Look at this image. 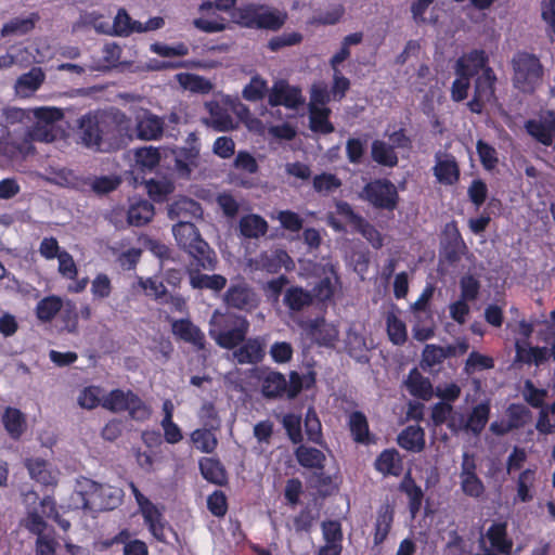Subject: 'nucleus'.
<instances>
[{
    "mask_svg": "<svg viewBox=\"0 0 555 555\" xmlns=\"http://www.w3.org/2000/svg\"><path fill=\"white\" fill-rule=\"evenodd\" d=\"M249 327L246 317L216 310L209 321L208 333L219 347L233 350V358L238 364L256 365L266 357V340L260 336L247 338Z\"/></svg>",
    "mask_w": 555,
    "mask_h": 555,
    "instance_id": "obj_1",
    "label": "nucleus"
},
{
    "mask_svg": "<svg viewBox=\"0 0 555 555\" xmlns=\"http://www.w3.org/2000/svg\"><path fill=\"white\" fill-rule=\"evenodd\" d=\"M79 130L83 145L98 152L118 151L133 140L132 120L119 108L81 116Z\"/></svg>",
    "mask_w": 555,
    "mask_h": 555,
    "instance_id": "obj_2",
    "label": "nucleus"
},
{
    "mask_svg": "<svg viewBox=\"0 0 555 555\" xmlns=\"http://www.w3.org/2000/svg\"><path fill=\"white\" fill-rule=\"evenodd\" d=\"M233 21L249 29L280 30L287 21V13L264 3L248 2L232 13Z\"/></svg>",
    "mask_w": 555,
    "mask_h": 555,
    "instance_id": "obj_3",
    "label": "nucleus"
},
{
    "mask_svg": "<svg viewBox=\"0 0 555 555\" xmlns=\"http://www.w3.org/2000/svg\"><path fill=\"white\" fill-rule=\"evenodd\" d=\"M513 85L524 93H533L541 85L543 66L540 59L525 51H518L512 59Z\"/></svg>",
    "mask_w": 555,
    "mask_h": 555,
    "instance_id": "obj_4",
    "label": "nucleus"
},
{
    "mask_svg": "<svg viewBox=\"0 0 555 555\" xmlns=\"http://www.w3.org/2000/svg\"><path fill=\"white\" fill-rule=\"evenodd\" d=\"M359 198L366 202L373 209L393 212L400 203L397 186L388 178H375L364 184Z\"/></svg>",
    "mask_w": 555,
    "mask_h": 555,
    "instance_id": "obj_5",
    "label": "nucleus"
},
{
    "mask_svg": "<svg viewBox=\"0 0 555 555\" xmlns=\"http://www.w3.org/2000/svg\"><path fill=\"white\" fill-rule=\"evenodd\" d=\"M223 302L228 308L251 312L259 306V297L244 278L237 276L223 294Z\"/></svg>",
    "mask_w": 555,
    "mask_h": 555,
    "instance_id": "obj_6",
    "label": "nucleus"
},
{
    "mask_svg": "<svg viewBox=\"0 0 555 555\" xmlns=\"http://www.w3.org/2000/svg\"><path fill=\"white\" fill-rule=\"evenodd\" d=\"M496 75L491 67L485 68L474 80V94L467 102L468 109L474 114H481L486 104L495 100Z\"/></svg>",
    "mask_w": 555,
    "mask_h": 555,
    "instance_id": "obj_7",
    "label": "nucleus"
},
{
    "mask_svg": "<svg viewBox=\"0 0 555 555\" xmlns=\"http://www.w3.org/2000/svg\"><path fill=\"white\" fill-rule=\"evenodd\" d=\"M55 139L54 134L41 129L25 131L21 140H7L1 143L0 150L3 155L10 159H24L28 155L35 153L34 140L52 142Z\"/></svg>",
    "mask_w": 555,
    "mask_h": 555,
    "instance_id": "obj_8",
    "label": "nucleus"
},
{
    "mask_svg": "<svg viewBox=\"0 0 555 555\" xmlns=\"http://www.w3.org/2000/svg\"><path fill=\"white\" fill-rule=\"evenodd\" d=\"M130 489L143 516L144 524L147 526L150 532L158 541H164L165 527L162 522L163 515L160 511L138 489L133 482H130Z\"/></svg>",
    "mask_w": 555,
    "mask_h": 555,
    "instance_id": "obj_9",
    "label": "nucleus"
},
{
    "mask_svg": "<svg viewBox=\"0 0 555 555\" xmlns=\"http://www.w3.org/2000/svg\"><path fill=\"white\" fill-rule=\"evenodd\" d=\"M443 236L441 254L444 260L453 266L460 262L463 255L467 251L466 243L462 237L455 220L446 224Z\"/></svg>",
    "mask_w": 555,
    "mask_h": 555,
    "instance_id": "obj_10",
    "label": "nucleus"
},
{
    "mask_svg": "<svg viewBox=\"0 0 555 555\" xmlns=\"http://www.w3.org/2000/svg\"><path fill=\"white\" fill-rule=\"evenodd\" d=\"M491 412V405L489 401L480 402L475 405L469 413L467 420L464 422L463 416H461L460 422L456 423L455 418L450 420L448 423V428L452 433H457L462 429L466 431H470L474 435H479L485 429Z\"/></svg>",
    "mask_w": 555,
    "mask_h": 555,
    "instance_id": "obj_11",
    "label": "nucleus"
},
{
    "mask_svg": "<svg viewBox=\"0 0 555 555\" xmlns=\"http://www.w3.org/2000/svg\"><path fill=\"white\" fill-rule=\"evenodd\" d=\"M165 121L162 117L143 109L135 117V126L133 127V137L143 141L158 140L163 137Z\"/></svg>",
    "mask_w": 555,
    "mask_h": 555,
    "instance_id": "obj_12",
    "label": "nucleus"
},
{
    "mask_svg": "<svg viewBox=\"0 0 555 555\" xmlns=\"http://www.w3.org/2000/svg\"><path fill=\"white\" fill-rule=\"evenodd\" d=\"M175 155L178 170L190 176L192 168L197 166L199 157L198 138L194 132L188 135L185 145L177 149Z\"/></svg>",
    "mask_w": 555,
    "mask_h": 555,
    "instance_id": "obj_13",
    "label": "nucleus"
},
{
    "mask_svg": "<svg viewBox=\"0 0 555 555\" xmlns=\"http://www.w3.org/2000/svg\"><path fill=\"white\" fill-rule=\"evenodd\" d=\"M186 253L192 258L189 267H192L193 269H196L198 271L216 270L218 264L217 255L204 238L197 242Z\"/></svg>",
    "mask_w": 555,
    "mask_h": 555,
    "instance_id": "obj_14",
    "label": "nucleus"
},
{
    "mask_svg": "<svg viewBox=\"0 0 555 555\" xmlns=\"http://www.w3.org/2000/svg\"><path fill=\"white\" fill-rule=\"evenodd\" d=\"M175 336L185 343L192 344L197 350H204L206 338L202 330L189 319L175 320L171 324Z\"/></svg>",
    "mask_w": 555,
    "mask_h": 555,
    "instance_id": "obj_15",
    "label": "nucleus"
},
{
    "mask_svg": "<svg viewBox=\"0 0 555 555\" xmlns=\"http://www.w3.org/2000/svg\"><path fill=\"white\" fill-rule=\"evenodd\" d=\"M433 171L437 181L444 185H453L460 180V167L455 157L451 154H446L442 159L440 153H437Z\"/></svg>",
    "mask_w": 555,
    "mask_h": 555,
    "instance_id": "obj_16",
    "label": "nucleus"
},
{
    "mask_svg": "<svg viewBox=\"0 0 555 555\" xmlns=\"http://www.w3.org/2000/svg\"><path fill=\"white\" fill-rule=\"evenodd\" d=\"M302 103L301 91L288 85H275L269 95L271 106L283 105L287 108H297Z\"/></svg>",
    "mask_w": 555,
    "mask_h": 555,
    "instance_id": "obj_17",
    "label": "nucleus"
},
{
    "mask_svg": "<svg viewBox=\"0 0 555 555\" xmlns=\"http://www.w3.org/2000/svg\"><path fill=\"white\" fill-rule=\"evenodd\" d=\"M486 538L490 546L499 554L509 555L513 548V540L507 534L505 521H494L487 530Z\"/></svg>",
    "mask_w": 555,
    "mask_h": 555,
    "instance_id": "obj_18",
    "label": "nucleus"
},
{
    "mask_svg": "<svg viewBox=\"0 0 555 555\" xmlns=\"http://www.w3.org/2000/svg\"><path fill=\"white\" fill-rule=\"evenodd\" d=\"M289 264L293 266V260L283 249H275L271 253L263 251L256 260V269L268 273H278L282 268L289 269Z\"/></svg>",
    "mask_w": 555,
    "mask_h": 555,
    "instance_id": "obj_19",
    "label": "nucleus"
},
{
    "mask_svg": "<svg viewBox=\"0 0 555 555\" xmlns=\"http://www.w3.org/2000/svg\"><path fill=\"white\" fill-rule=\"evenodd\" d=\"M172 233L178 246L185 253L203 240L198 229L190 220L178 221L172 227Z\"/></svg>",
    "mask_w": 555,
    "mask_h": 555,
    "instance_id": "obj_20",
    "label": "nucleus"
},
{
    "mask_svg": "<svg viewBox=\"0 0 555 555\" xmlns=\"http://www.w3.org/2000/svg\"><path fill=\"white\" fill-rule=\"evenodd\" d=\"M375 469L384 476L399 477L403 472V462L396 449H385L374 463Z\"/></svg>",
    "mask_w": 555,
    "mask_h": 555,
    "instance_id": "obj_21",
    "label": "nucleus"
},
{
    "mask_svg": "<svg viewBox=\"0 0 555 555\" xmlns=\"http://www.w3.org/2000/svg\"><path fill=\"white\" fill-rule=\"evenodd\" d=\"M489 56L485 50L474 49L463 56L459 57L455 62L454 68H460V64L466 74H470V78L477 77L479 73L485 72L488 65Z\"/></svg>",
    "mask_w": 555,
    "mask_h": 555,
    "instance_id": "obj_22",
    "label": "nucleus"
},
{
    "mask_svg": "<svg viewBox=\"0 0 555 555\" xmlns=\"http://www.w3.org/2000/svg\"><path fill=\"white\" fill-rule=\"evenodd\" d=\"M186 271L190 279V285L194 289L220 292L227 286V278L221 274H204L192 267H188Z\"/></svg>",
    "mask_w": 555,
    "mask_h": 555,
    "instance_id": "obj_23",
    "label": "nucleus"
},
{
    "mask_svg": "<svg viewBox=\"0 0 555 555\" xmlns=\"http://www.w3.org/2000/svg\"><path fill=\"white\" fill-rule=\"evenodd\" d=\"M550 116L551 119L544 122L535 119H529L525 124L527 132L545 146L552 145L555 133V114L550 112Z\"/></svg>",
    "mask_w": 555,
    "mask_h": 555,
    "instance_id": "obj_24",
    "label": "nucleus"
},
{
    "mask_svg": "<svg viewBox=\"0 0 555 555\" xmlns=\"http://www.w3.org/2000/svg\"><path fill=\"white\" fill-rule=\"evenodd\" d=\"M2 424L11 439L17 441L27 429L25 414L16 408L8 406L2 414Z\"/></svg>",
    "mask_w": 555,
    "mask_h": 555,
    "instance_id": "obj_25",
    "label": "nucleus"
},
{
    "mask_svg": "<svg viewBox=\"0 0 555 555\" xmlns=\"http://www.w3.org/2000/svg\"><path fill=\"white\" fill-rule=\"evenodd\" d=\"M203 210L196 201L189 197H180L170 204L168 208V216L171 220H190L199 217Z\"/></svg>",
    "mask_w": 555,
    "mask_h": 555,
    "instance_id": "obj_26",
    "label": "nucleus"
},
{
    "mask_svg": "<svg viewBox=\"0 0 555 555\" xmlns=\"http://www.w3.org/2000/svg\"><path fill=\"white\" fill-rule=\"evenodd\" d=\"M404 386L414 398L429 400L433 396V385L429 378L423 376L417 367H413L409 372Z\"/></svg>",
    "mask_w": 555,
    "mask_h": 555,
    "instance_id": "obj_27",
    "label": "nucleus"
},
{
    "mask_svg": "<svg viewBox=\"0 0 555 555\" xmlns=\"http://www.w3.org/2000/svg\"><path fill=\"white\" fill-rule=\"evenodd\" d=\"M397 442L406 451L422 452L426 446L425 431L418 425H409L398 435Z\"/></svg>",
    "mask_w": 555,
    "mask_h": 555,
    "instance_id": "obj_28",
    "label": "nucleus"
},
{
    "mask_svg": "<svg viewBox=\"0 0 555 555\" xmlns=\"http://www.w3.org/2000/svg\"><path fill=\"white\" fill-rule=\"evenodd\" d=\"M348 428L354 442L370 444L374 441L370 433L369 422L361 411H353L348 416Z\"/></svg>",
    "mask_w": 555,
    "mask_h": 555,
    "instance_id": "obj_29",
    "label": "nucleus"
},
{
    "mask_svg": "<svg viewBox=\"0 0 555 555\" xmlns=\"http://www.w3.org/2000/svg\"><path fill=\"white\" fill-rule=\"evenodd\" d=\"M198 466L203 478L208 482L218 486L227 485V470L218 459L202 457L198 462Z\"/></svg>",
    "mask_w": 555,
    "mask_h": 555,
    "instance_id": "obj_30",
    "label": "nucleus"
},
{
    "mask_svg": "<svg viewBox=\"0 0 555 555\" xmlns=\"http://www.w3.org/2000/svg\"><path fill=\"white\" fill-rule=\"evenodd\" d=\"M295 457L301 467L324 470L326 456L317 448L300 444L295 450Z\"/></svg>",
    "mask_w": 555,
    "mask_h": 555,
    "instance_id": "obj_31",
    "label": "nucleus"
},
{
    "mask_svg": "<svg viewBox=\"0 0 555 555\" xmlns=\"http://www.w3.org/2000/svg\"><path fill=\"white\" fill-rule=\"evenodd\" d=\"M269 224L260 215L249 214L241 217L240 234L245 238H259L267 234Z\"/></svg>",
    "mask_w": 555,
    "mask_h": 555,
    "instance_id": "obj_32",
    "label": "nucleus"
},
{
    "mask_svg": "<svg viewBox=\"0 0 555 555\" xmlns=\"http://www.w3.org/2000/svg\"><path fill=\"white\" fill-rule=\"evenodd\" d=\"M395 511L389 504L382 505L377 511L374 526V545H380L387 539L393 522Z\"/></svg>",
    "mask_w": 555,
    "mask_h": 555,
    "instance_id": "obj_33",
    "label": "nucleus"
},
{
    "mask_svg": "<svg viewBox=\"0 0 555 555\" xmlns=\"http://www.w3.org/2000/svg\"><path fill=\"white\" fill-rule=\"evenodd\" d=\"M287 380L278 371L268 372L261 380V392L267 399H278L286 395Z\"/></svg>",
    "mask_w": 555,
    "mask_h": 555,
    "instance_id": "obj_34",
    "label": "nucleus"
},
{
    "mask_svg": "<svg viewBox=\"0 0 555 555\" xmlns=\"http://www.w3.org/2000/svg\"><path fill=\"white\" fill-rule=\"evenodd\" d=\"M399 490L404 493L409 499V511L414 517L422 507L424 492L422 488L416 485L411 472H408L399 485Z\"/></svg>",
    "mask_w": 555,
    "mask_h": 555,
    "instance_id": "obj_35",
    "label": "nucleus"
},
{
    "mask_svg": "<svg viewBox=\"0 0 555 555\" xmlns=\"http://www.w3.org/2000/svg\"><path fill=\"white\" fill-rule=\"evenodd\" d=\"M40 20L37 12L30 13L27 17H14L4 23L0 33L1 37L12 35L24 36L34 30L36 23Z\"/></svg>",
    "mask_w": 555,
    "mask_h": 555,
    "instance_id": "obj_36",
    "label": "nucleus"
},
{
    "mask_svg": "<svg viewBox=\"0 0 555 555\" xmlns=\"http://www.w3.org/2000/svg\"><path fill=\"white\" fill-rule=\"evenodd\" d=\"M331 109L328 107H319L309 105V127L312 132L330 134L335 131L334 125L330 120Z\"/></svg>",
    "mask_w": 555,
    "mask_h": 555,
    "instance_id": "obj_37",
    "label": "nucleus"
},
{
    "mask_svg": "<svg viewBox=\"0 0 555 555\" xmlns=\"http://www.w3.org/2000/svg\"><path fill=\"white\" fill-rule=\"evenodd\" d=\"M371 157L376 164L388 168H393L399 163L395 146L383 140H374L372 142Z\"/></svg>",
    "mask_w": 555,
    "mask_h": 555,
    "instance_id": "obj_38",
    "label": "nucleus"
},
{
    "mask_svg": "<svg viewBox=\"0 0 555 555\" xmlns=\"http://www.w3.org/2000/svg\"><path fill=\"white\" fill-rule=\"evenodd\" d=\"M537 480V467H529L522 470L516 481V496L515 502L528 503L533 500L531 489L534 487Z\"/></svg>",
    "mask_w": 555,
    "mask_h": 555,
    "instance_id": "obj_39",
    "label": "nucleus"
},
{
    "mask_svg": "<svg viewBox=\"0 0 555 555\" xmlns=\"http://www.w3.org/2000/svg\"><path fill=\"white\" fill-rule=\"evenodd\" d=\"M283 302L291 311L299 312L312 305L313 296L301 286H291L284 294Z\"/></svg>",
    "mask_w": 555,
    "mask_h": 555,
    "instance_id": "obj_40",
    "label": "nucleus"
},
{
    "mask_svg": "<svg viewBox=\"0 0 555 555\" xmlns=\"http://www.w3.org/2000/svg\"><path fill=\"white\" fill-rule=\"evenodd\" d=\"M63 308L60 296L49 295L40 299L35 308L36 317L41 322H51Z\"/></svg>",
    "mask_w": 555,
    "mask_h": 555,
    "instance_id": "obj_41",
    "label": "nucleus"
},
{
    "mask_svg": "<svg viewBox=\"0 0 555 555\" xmlns=\"http://www.w3.org/2000/svg\"><path fill=\"white\" fill-rule=\"evenodd\" d=\"M48 465L46 460L39 457H31L25 461V467L33 479L44 486L55 485V477L51 470L48 469Z\"/></svg>",
    "mask_w": 555,
    "mask_h": 555,
    "instance_id": "obj_42",
    "label": "nucleus"
},
{
    "mask_svg": "<svg viewBox=\"0 0 555 555\" xmlns=\"http://www.w3.org/2000/svg\"><path fill=\"white\" fill-rule=\"evenodd\" d=\"M46 75L40 67H33L29 72L21 75L15 83L17 93L28 94L37 91L43 83Z\"/></svg>",
    "mask_w": 555,
    "mask_h": 555,
    "instance_id": "obj_43",
    "label": "nucleus"
},
{
    "mask_svg": "<svg viewBox=\"0 0 555 555\" xmlns=\"http://www.w3.org/2000/svg\"><path fill=\"white\" fill-rule=\"evenodd\" d=\"M154 206L147 201H139L132 204L128 210V222L131 225L141 227L154 217Z\"/></svg>",
    "mask_w": 555,
    "mask_h": 555,
    "instance_id": "obj_44",
    "label": "nucleus"
},
{
    "mask_svg": "<svg viewBox=\"0 0 555 555\" xmlns=\"http://www.w3.org/2000/svg\"><path fill=\"white\" fill-rule=\"evenodd\" d=\"M456 78L453 80L450 89V96L453 102H462L468 96L470 89V74H466L463 66L460 64V68H454Z\"/></svg>",
    "mask_w": 555,
    "mask_h": 555,
    "instance_id": "obj_45",
    "label": "nucleus"
},
{
    "mask_svg": "<svg viewBox=\"0 0 555 555\" xmlns=\"http://www.w3.org/2000/svg\"><path fill=\"white\" fill-rule=\"evenodd\" d=\"M113 29L116 36L126 37L132 33H142V24L138 21H132L125 9H119L114 18Z\"/></svg>",
    "mask_w": 555,
    "mask_h": 555,
    "instance_id": "obj_46",
    "label": "nucleus"
},
{
    "mask_svg": "<svg viewBox=\"0 0 555 555\" xmlns=\"http://www.w3.org/2000/svg\"><path fill=\"white\" fill-rule=\"evenodd\" d=\"M315 384V374L309 372L307 375L301 376L298 372L292 371L289 373V382L287 383L286 396L289 399L296 398L301 390L310 389Z\"/></svg>",
    "mask_w": 555,
    "mask_h": 555,
    "instance_id": "obj_47",
    "label": "nucleus"
},
{
    "mask_svg": "<svg viewBox=\"0 0 555 555\" xmlns=\"http://www.w3.org/2000/svg\"><path fill=\"white\" fill-rule=\"evenodd\" d=\"M386 326L389 340L396 346H402L408 340L405 323L395 313L389 312L386 317Z\"/></svg>",
    "mask_w": 555,
    "mask_h": 555,
    "instance_id": "obj_48",
    "label": "nucleus"
},
{
    "mask_svg": "<svg viewBox=\"0 0 555 555\" xmlns=\"http://www.w3.org/2000/svg\"><path fill=\"white\" fill-rule=\"evenodd\" d=\"M548 359V351L545 347H520L516 348V361L526 364L540 365Z\"/></svg>",
    "mask_w": 555,
    "mask_h": 555,
    "instance_id": "obj_49",
    "label": "nucleus"
},
{
    "mask_svg": "<svg viewBox=\"0 0 555 555\" xmlns=\"http://www.w3.org/2000/svg\"><path fill=\"white\" fill-rule=\"evenodd\" d=\"M135 163L141 169L152 171L160 162V152L158 147L144 146L135 150Z\"/></svg>",
    "mask_w": 555,
    "mask_h": 555,
    "instance_id": "obj_50",
    "label": "nucleus"
},
{
    "mask_svg": "<svg viewBox=\"0 0 555 555\" xmlns=\"http://www.w3.org/2000/svg\"><path fill=\"white\" fill-rule=\"evenodd\" d=\"M209 428H198L191 434V440L195 448L203 453H212L217 446L218 440Z\"/></svg>",
    "mask_w": 555,
    "mask_h": 555,
    "instance_id": "obj_51",
    "label": "nucleus"
},
{
    "mask_svg": "<svg viewBox=\"0 0 555 555\" xmlns=\"http://www.w3.org/2000/svg\"><path fill=\"white\" fill-rule=\"evenodd\" d=\"M126 411H128L132 420L138 422H144L151 416V409L132 390H129Z\"/></svg>",
    "mask_w": 555,
    "mask_h": 555,
    "instance_id": "obj_52",
    "label": "nucleus"
},
{
    "mask_svg": "<svg viewBox=\"0 0 555 555\" xmlns=\"http://www.w3.org/2000/svg\"><path fill=\"white\" fill-rule=\"evenodd\" d=\"M126 411H128L132 420L138 422H144L151 416V409L132 390H129Z\"/></svg>",
    "mask_w": 555,
    "mask_h": 555,
    "instance_id": "obj_53",
    "label": "nucleus"
},
{
    "mask_svg": "<svg viewBox=\"0 0 555 555\" xmlns=\"http://www.w3.org/2000/svg\"><path fill=\"white\" fill-rule=\"evenodd\" d=\"M547 397V391L543 388H538L531 379H526L522 387L524 400L534 409H544V400Z\"/></svg>",
    "mask_w": 555,
    "mask_h": 555,
    "instance_id": "obj_54",
    "label": "nucleus"
},
{
    "mask_svg": "<svg viewBox=\"0 0 555 555\" xmlns=\"http://www.w3.org/2000/svg\"><path fill=\"white\" fill-rule=\"evenodd\" d=\"M507 422L513 429L524 427L531 417V411L521 403H511L506 410Z\"/></svg>",
    "mask_w": 555,
    "mask_h": 555,
    "instance_id": "obj_55",
    "label": "nucleus"
},
{
    "mask_svg": "<svg viewBox=\"0 0 555 555\" xmlns=\"http://www.w3.org/2000/svg\"><path fill=\"white\" fill-rule=\"evenodd\" d=\"M102 388L99 386L91 385L85 387L78 396V404L87 410H93L102 405Z\"/></svg>",
    "mask_w": 555,
    "mask_h": 555,
    "instance_id": "obj_56",
    "label": "nucleus"
},
{
    "mask_svg": "<svg viewBox=\"0 0 555 555\" xmlns=\"http://www.w3.org/2000/svg\"><path fill=\"white\" fill-rule=\"evenodd\" d=\"M35 116L39 122H43L44 125L42 127L37 126L34 130L41 129L42 131H49L51 134H54L51 128L55 121L63 118L64 114L56 107H40L36 109Z\"/></svg>",
    "mask_w": 555,
    "mask_h": 555,
    "instance_id": "obj_57",
    "label": "nucleus"
},
{
    "mask_svg": "<svg viewBox=\"0 0 555 555\" xmlns=\"http://www.w3.org/2000/svg\"><path fill=\"white\" fill-rule=\"evenodd\" d=\"M319 514L315 513L310 506H305L293 518V527L296 533L310 532Z\"/></svg>",
    "mask_w": 555,
    "mask_h": 555,
    "instance_id": "obj_58",
    "label": "nucleus"
},
{
    "mask_svg": "<svg viewBox=\"0 0 555 555\" xmlns=\"http://www.w3.org/2000/svg\"><path fill=\"white\" fill-rule=\"evenodd\" d=\"M129 390L113 389L102 400V406L111 412H122L127 409Z\"/></svg>",
    "mask_w": 555,
    "mask_h": 555,
    "instance_id": "obj_59",
    "label": "nucleus"
},
{
    "mask_svg": "<svg viewBox=\"0 0 555 555\" xmlns=\"http://www.w3.org/2000/svg\"><path fill=\"white\" fill-rule=\"evenodd\" d=\"M305 429L309 441L322 443V425L313 408H309L305 417Z\"/></svg>",
    "mask_w": 555,
    "mask_h": 555,
    "instance_id": "obj_60",
    "label": "nucleus"
},
{
    "mask_svg": "<svg viewBox=\"0 0 555 555\" xmlns=\"http://www.w3.org/2000/svg\"><path fill=\"white\" fill-rule=\"evenodd\" d=\"M481 283L473 274H465L460 279V298L467 301H475L480 293Z\"/></svg>",
    "mask_w": 555,
    "mask_h": 555,
    "instance_id": "obj_61",
    "label": "nucleus"
},
{
    "mask_svg": "<svg viewBox=\"0 0 555 555\" xmlns=\"http://www.w3.org/2000/svg\"><path fill=\"white\" fill-rule=\"evenodd\" d=\"M139 285L144 291L147 297L155 300H164L167 297V288L163 280L157 278L139 279Z\"/></svg>",
    "mask_w": 555,
    "mask_h": 555,
    "instance_id": "obj_62",
    "label": "nucleus"
},
{
    "mask_svg": "<svg viewBox=\"0 0 555 555\" xmlns=\"http://www.w3.org/2000/svg\"><path fill=\"white\" fill-rule=\"evenodd\" d=\"M304 37L298 31H292V33H284L279 36L272 37L268 43L267 48L271 52H278L286 47H292L301 43Z\"/></svg>",
    "mask_w": 555,
    "mask_h": 555,
    "instance_id": "obj_63",
    "label": "nucleus"
},
{
    "mask_svg": "<svg viewBox=\"0 0 555 555\" xmlns=\"http://www.w3.org/2000/svg\"><path fill=\"white\" fill-rule=\"evenodd\" d=\"M353 231L360 233L375 249H379L384 245V238L382 233L365 218L362 219V222L353 229Z\"/></svg>",
    "mask_w": 555,
    "mask_h": 555,
    "instance_id": "obj_64",
    "label": "nucleus"
}]
</instances>
